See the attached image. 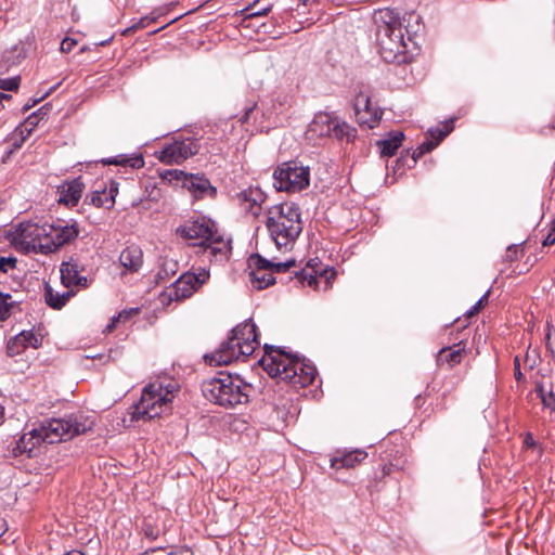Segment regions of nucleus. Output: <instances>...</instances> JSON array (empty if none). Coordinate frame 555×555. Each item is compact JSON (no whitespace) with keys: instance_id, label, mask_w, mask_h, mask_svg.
<instances>
[{"instance_id":"obj_37","label":"nucleus","mask_w":555,"mask_h":555,"mask_svg":"<svg viewBox=\"0 0 555 555\" xmlns=\"http://www.w3.org/2000/svg\"><path fill=\"white\" fill-rule=\"evenodd\" d=\"M11 298L12 296L9 293H3V297H0V321L8 320L12 308L16 305V301H9Z\"/></svg>"},{"instance_id":"obj_38","label":"nucleus","mask_w":555,"mask_h":555,"mask_svg":"<svg viewBox=\"0 0 555 555\" xmlns=\"http://www.w3.org/2000/svg\"><path fill=\"white\" fill-rule=\"evenodd\" d=\"M545 345L551 359L555 362V333H553V325L547 322L545 328Z\"/></svg>"},{"instance_id":"obj_23","label":"nucleus","mask_w":555,"mask_h":555,"mask_svg":"<svg viewBox=\"0 0 555 555\" xmlns=\"http://www.w3.org/2000/svg\"><path fill=\"white\" fill-rule=\"evenodd\" d=\"M24 59V49L18 46H14L13 48L4 51L0 61V73H8L11 67L18 65Z\"/></svg>"},{"instance_id":"obj_46","label":"nucleus","mask_w":555,"mask_h":555,"mask_svg":"<svg viewBox=\"0 0 555 555\" xmlns=\"http://www.w3.org/2000/svg\"><path fill=\"white\" fill-rule=\"evenodd\" d=\"M168 555H193V552L191 548L185 546H175V547H168L167 550Z\"/></svg>"},{"instance_id":"obj_35","label":"nucleus","mask_w":555,"mask_h":555,"mask_svg":"<svg viewBox=\"0 0 555 555\" xmlns=\"http://www.w3.org/2000/svg\"><path fill=\"white\" fill-rule=\"evenodd\" d=\"M437 145V142H434L433 139L424 141L420 146H417L412 154L411 160L412 166H414L418 158H421L424 154L431 152ZM411 167V165H408Z\"/></svg>"},{"instance_id":"obj_28","label":"nucleus","mask_w":555,"mask_h":555,"mask_svg":"<svg viewBox=\"0 0 555 555\" xmlns=\"http://www.w3.org/2000/svg\"><path fill=\"white\" fill-rule=\"evenodd\" d=\"M104 165H116V166H129L131 168H142L144 166V159L142 155L133 157H127L119 155L115 157L105 158L102 160Z\"/></svg>"},{"instance_id":"obj_43","label":"nucleus","mask_w":555,"mask_h":555,"mask_svg":"<svg viewBox=\"0 0 555 555\" xmlns=\"http://www.w3.org/2000/svg\"><path fill=\"white\" fill-rule=\"evenodd\" d=\"M296 263L295 260H287L285 262H272L271 261V273H282L288 271Z\"/></svg>"},{"instance_id":"obj_9","label":"nucleus","mask_w":555,"mask_h":555,"mask_svg":"<svg viewBox=\"0 0 555 555\" xmlns=\"http://www.w3.org/2000/svg\"><path fill=\"white\" fill-rule=\"evenodd\" d=\"M160 178L168 183L181 182L182 188H185L196 199L205 197L215 198L217 195V189L205 175L188 173L183 170L171 169L160 172Z\"/></svg>"},{"instance_id":"obj_33","label":"nucleus","mask_w":555,"mask_h":555,"mask_svg":"<svg viewBox=\"0 0 555 555\" xmlns=\"http://www.w3.org/2000/svg\"><path fill=\"white\" fill-rule=\"evenodd\" d=\"M453 130V119L444 122L443 129L441 128H430L428 130V134L437 142V145Z\"/></svg>"},{"instance_id":"obj_26","label":"nucleus","mask_w":555,"mask_h":555,"mask_svg":"<svg viewBox=\"0 0 555 555\" xmlns=\"http://www.w3.org/2000/svg\"><path fill=\"white\" fill-rule=\"evenodd\" d=\"M73 295H74L73 292H65L63 294H60V297H57V299H54L53 288L49 284H46V287H44L46 304L52 309H55V310L62 309Z\"/></svg>"},{"instance_id":"obj_12","label":"nucleus","mask_w":555,"mask_h":555,"mask_svg":"<svg viewBox=\"0 0 555 555\" xmlns=\"http://www.w3.org/2000/svg\"><path fill=\"white\" fill-rule=\"evenodd\" d=\"M209 278V273L202 270L198 274L186 272L182 274L166 292L169 301H179L189 298Z\"/></svg>"},{"instance_id":"obj_42","label":"nucleus","mask_w":555,"mask_h":555,"mask_svg":"<svg viewBox=\"0 0 555 555\" xmlns=\"http://www.w3.org/2000/svg\"><path fill=\"white\" fill-rule=\"evenodd\" d=\"M153 22H155V17H150V16L141 17L138 23H135L131 27H128L127 29H125L122 34L128 35L137 29H143V28L150 26Z\"/></svg>"},{"instance_id":"obj_11","label":"nucleus","mask_w":555,"mask_h":555,"mask_svg":"<svg viewBox=\"0 0 555 555\" xmlns=\"http://www.w3.org/2000/svg\"><path fill=\"white\" fill-rule=\"evenodd\" d=\"M332 134L337 139L347 138V140H350L356 137V129L328 113H317L308 126L307 137L314 139L330 137Z\"/></svg>"},{"instance_id":"obj_6","label":"nucleus","mask_w":555,"mask_h":555,"mask_svg":"<svg viewBox=\"0 0 555 555\" xmlns=\"http://www.w3.org/2000/svg\"><path fill=\"white\" fill-rule=\"evenodd\" d=\"M254 388L245 383L238 375L220 373L219 377H214L203 382L202 392L204 397L224 408H235L249 401Z\"/></svg>"},{"instance_id":"obj_39","label":"nucleus","mask_w":555,"mask_h":555,"mask_svg":"<svg viewBox=\"0 0 555 555\" xmlns=\"http://www.w3.org/2000/svg\"><path fill=\"white\" fill-rule=\"evenodd\" d=\"M25 345L21 341L20 337H12L7 344V354L14 357L22 353L25 350Z\"/></svg>"},{"instance_id":"obj_50","label":"nucleus","mask_w":555,"mask_h":555,"mask_svg":"<svg viewBox=\"0 0 555 555\" xmlns=\"http://www.w3.org/2000/svg\"><path fill=\"white\" fill-rule=\"evenodd\" d=\"M256 106H257V104H256V103H254V104H251V105H249V106H247V107L245 108L244 115L240 118V121H241L242 124H245V122H248V121H249V119H250V115H251V114H253V112L255 111Z\"/></svg>"},{"instance_id":"obj_61","label":"nucleus","mask_w":555,"mask_h":555,"mask_svg":"<svg viewBox=\"0 0 555 555\" xmlns=\"http://www.w3.org/2000/svg\"><path fill=\"white\" fill-rule=\"evenodd\" d=\"M11 98H12L11 95H9V94H7V93H1V92H0V99H1L2 101H4V100H10Z\"/></svg>"},{"instance_id":"obj_2","label":"nucleus","mask_w":555,"mask_h":555,"mask_svg":"<svg viewBox=\"0 0 555 555\" xmlns=\"http://www.w3.org/2000/svg\"><path fill=\"white\" fill-rule=\"evenodd\" d=\"M263 349L264 354L258 363L271 377L294 387H307L314 382L317 369L305 358L272 345H264Z\"/></svg>"},{"instance_id":"obj_63","label":"nucleus","mask_w":555,"mask_h":555,"mask_svg":"<svg viewBox=\"0 0 555 555\" xmlns=\"http://www.w3.org/2000/svg\"><path fill=\"white\" fill-rule=\"evenodd\" d=\"M163 28H164V27H160V28H158V29H155L152 34H156V33H158V31H159L160 29H163Z\"/></svg>"},{"instance_id":"obj_47","label":"nucleus","mask_w":555,"mask_h":555,"mask_svg":"<svg viewBox=\"0 0 555 555\" xmlns=\"http://www.w3.org/2000/svg\"><path fill=\"white\" fill-rule=\"evenodd\" d=\"M76 44H77V41L75 39L65 38L61 42V51L64 52V53H68V52H70L74 49V47Z\"/></svg>"},{"instance_id":"obj_40","label":"nucleus","mask_w":555,"mask_h":555,"mask_svg":"<svg viewBox=\"0 0 555 555\" xmlns=\"http://www.w3.org/2000/svg\"><path fill=\"white\" fill-rule=\"evenodd\" d=\"M20 76H14L5 79L0 78V88L5 91H16L20 87Z\"/></svg>"},{"instance_id":"obj_24","label":"nucleus","mask_w":555,"mask_h":555,"mask_svg":"<svg viewBox=\"0 0 555 555\" xmlns=\"http://www.w3.org/2000/svg\"><path fill=\"white\" fill-rule=\"evenodd\" d=\"M367 456V453L363 450L357 449L345 453L340 457H334L332 462V467L340 468V467H354L358 463L362 462Z\"/></svg>"},{"instance_id":"obj_52","label":"nucleus","mask_w":555,"mask_h":555,"mask_svg":"<svg viewBox=\"0 0 555 555\" xmlns=\"http://www.w3.org/2000/svg\"><path fill=\"white\" fill-rule=\"evenodd\" d=\"M28 135L29 134H27V131L25 129H22L21 130V139L16 140L13 143L12 150H14V152H15L16 150L21 149Z\"/></svg>"},{"instance_id":"obj_32","label":"nucleus","mask_w":555,"mask_h":555,"mask_svg":"<svg viewBox=\"0 0 555 555\" xmlns=\"http://www.w3.org/2000/svg\"><path fill=\"white\" fill-rule=\"evenodd\" d=\"M52 106L50 104H44L41 106L38 111L34 112L31 115H29L25 120V130L27 131V134H30L31 131L38 126L39 121L48 115V113L51 111Z\"/></svg>"},{"instance_id":"obj_45","label":"nucleus","mask_w":555,"mask_h":555,"mask_svg":"<svg viewBox=\"0 0 555 555\" xmlns=\"http://www.w3.org/2000/svg\"><path fill=\"white\" fill-rule=\"evenodd\" d=\"M16 266V258L14 257H1L0 258V273L8 272L9 268L13 269Z\"/></svg>"},{"instance_id":"obj_13","label":"nucleus","mask_w":555,"mask_h":555,"mask_svg":"<svg viewBox=\"0 0 555 555\" xmlns=\"http://www.w3.org/2000/svg\"><path fill=\"white\" fill-rule=\"evenodd\" d=\"M196 140L188 138L182 141H173L165 146L158 155V159L165 164H180L199 152Z\"/></svg>"},{"instance_id":"obj_59","label":"nucleus","mask_w":555,"mask_h":555,"mask_svg":"<svg viewBox=\"0 0 555 555\" xmlns=\"http://www.w3.org/2000/svg\"><path fill=\"white\" fill-rule=\"evenodd\" d=\"M5 531V521L0 518V535H2Z\"/></svg>"},{"instance_id":"obj_4","label":"nucleus","mask_w":555,"mask_h":555,"mask_svg":"<svg viewBox=\"0 0 555 555\" xmlns=\"http://www.w3.org/2000/svg\"><path fill=\"white\" fill-rule=\"evenodd\" d=\"M79 228L76 222L72 224L38 225L30 222H22L16 227V237L22 241H31L34 247L44 255L59 250L62 246L69 244L79 235Z\"/></svg>"},{"instance_id":"obj_58","label":"nucleus","mask_w":555,"mask_h":555,"mask_svg":"<svg viewBox=\"0 0 555 555\" xmlns=\"http://www.w3.org/2000/svg\"><path fill=\"white\" fill-rule=\"evenodd\" d=\"M13 153H14V150H12V149L9 150L8 152H5V154H4L3 158H2V163H7L8 159L13 155Z\"/></svg>"},{"instance_id":"obj_19","label":"nucleus","mask_w":555,"mask_h":555,"mask_svg":"<svg viewBox=\"0 0 555 555\" xmlns=\"http://www.w3.org/2000/svg\"><path fill=\"white\" fill-rule=\"evenodd\" d=\"M465 353V346L463 345V341H461L459 344H454L452 347H444L440 349L436 357V361L440 366L448 364V366L452 369L461 363Z\"/></svg>"},{"instance_id":"obj_8","label":"nucleus","mask_w":555,"mask_h":555,"mask_svg":"<svg viewBox=\"0 0 555 555\" xmlns=\"http://www.w3.org/2000/svg\"><path fill=\"white\" fill-rule=\"evenodd\" d=\"M175 386L170 383L164 386L162 382H154L144 387L139 402L131 406L133 421L152 420L168 409L173 397Z\"/></svg>"},{"instance_id":"obj_20","label":"nucleus","mask_w":555,"mask_h":555,"mask_svg":"<svg viewBox=\"0 0 555 555\" xmlns=\"http://www.w3.org/2000/svg\"><path fill=\"white\" fill-rule=\"evenodd\" d=\"M240 199L243 203L248 204L246 206V210L253 215L254 217H258L261 212V205L266 199V195L263 192L256 188V189H247L242 191L238 194Z\"/></svg>"},{"instance_id":"obj_49","label":"nucleus","mask_w":555,"mask_h":555,"mask_svg":"<svg viewBox=\"0 0 555 555\" xmlns=\"http://www.w3.org/2000/svg\"><path fill=\"white\" fill-rule=\"evenodd\" d=\"M167 550H168V547H163V546L151 547V548L145 550L140 555H168Z\"/></svg>"},{"instance_id":"obj_1","label":"nucleus","mask_w":555,"mask_h":555,"mask_svg":"<svg viewBox=\"0 0 555 555\" xmlns=\"http://www.w3.org/2000/svg\"><path fill=\"white\" fill-rule=\"evenodd\" d=\"M93 421L82 414H70L62 418H51L41 423L37 428L24 434L13 449L15 454L33 455L34 449L41 442L56 443L63 440L72 439L90 430Z\"/></svg>"},{"instance_id":"obj_51","label":"nucleus","mask_w":555,"mask_h":555,"mask_svg":"<svg viewBox=\"0 0 555 555\" xmlns=\"http://www.w3.org/2000/svg\"><path fill=\"white\" fill-rule=\"evenodd\" d=\"M524 446L528 449H531V448H535L538 444H537V441L534 440L533 438V435L528 431L526 435H525V438H524Z\"/></svg>"},{"instance_id":"obj_54","label":"nucleus","mask_w":555,"mask_h":555,"mask_svg":"<svg viewBox=\"0 0 555 555\" xmlns=\"http://www.w3.org/2000/svg\"><path fill=\"white\" fill-rule=\"evenodd\" d=\"M56 86L52 87L48 92H46L44 94H42L40 98L38 99H35L33 100L31 104H26L24 106V112L28 111L29 108H31L35 104H37L38 102H40L41 100H43L47 95H49L53 90H55Z\"/></svg>"},{"instance_id":"obj_10","label":"nucleus","mask_w":555,"mask_h":555,"mask_svg":"<svg viewBox=\"0 0 555 555\" xmlns=\"http://www.w3.org/2000/svg\"><path fill=\"white\" fill-rule=\"evenodd\" d=\"M274 186L278 191L298 192L310 183L309 167L299 166L297 162L283 163L274 172Z\"/></svg>"},{"instance_id":"obj_36","label":"nucleus","mask_w":555,"mask_h":555,"mask_svg":"<svg viewBox=\"0 0 555 555\" xmlns=\"http://www.w3.org/2000/svg\"><path fill=\"white\" fill-rule=\"evenodd\" d=\"M15 336L21 338V341L25 345L26 349L28 347L37 349L41 346L42 339L35 335L33 331H23Z\"/></svg>"},{"instance_id":"obj_29","label":"nucleus","mask_w":555,"mask_h":555,"mask_svg":"<svg viewBox=\"0 0 555 555\" xmlns=\"http://www.w3.org/2000/svg\"><path fill=\"white\" fill-rule=\"evenodd\" d=\"M250 282L254 288L264 289L275 283V278L269 270L250 271Z\"/></svg>"},{"instance_id":"obj_17","label":"nucleus","mask_w":555,"mask_h":555,"mask_svg":"<svg viewBox=\"0 0 555 555\" xmlns=\"http://www.w3.org/2000/svg\"><path fill=\"white\" fill-rule=\"evenodd\" d=\"M83 189L85 183L80 177L70 181H65L63 184L57 186V193L60 195L57 202L67 207L76 206L81 198Z\"/></svg>"},{"instance_id":"obj_34","label":"nucleus","mask_w":555,"mask_h":555,"mask_svg":"<svg viewBox=\"0 0 555 555\" xmlns=\"http://www.w3.org/2000/svg\"><path fill=\"white\" fill-rule=\"evenodd\" d=\"M248 267L251 271L271 270V261L259 254H253L248 259Z\"/></svg>"},{"instance_id":"obj_3","label":"nucleus","mask_w":555,"mask_h":555,"mask_svg":"<svg viewBox=\"0 0 555 555\" xmlns=\"http://www.w3.org/2000/svg\"><path fill=\"white\" fill-rule=\"evenodd\" d=\"M376 42L380 57L387 63L408 62V43L400 16L390 9L380 10L375 16Z\"/></svg>"},{"instance_id":"obj_27","label":"nucleus","mask_w":555,"mask_h":555,"mask_svg":"<svg viewBox=\"0 0 555 555\" xmlns=\"http://www.w3.org/2000/svg\"><path fill=\"white\" fill-rule=\"evenodd\" d=\"M327 273V270H313L308 271L307 269H301L295 272V279L300 285H309L312 288H318V279L319 276H323Z\"/></svg>"},{"instance_id":"obj_60","label":"nucleus","mask_w":555,"mask_h":555,"mask_svg":"<svg viewBox=\"0 0 555 555\" xmlns=\"http://www.w3.org/2000/svg\"><path fill=\"white\" fill-rule=\"evenodd\" d=\"M64 555H86L85 553L80 552V551H77V550H73V551H69L67 552L66 554Z\"/></svg>"},{"instance_id":"obj_44","label":"nucleus","mask_w":555,"mask_h":555,"mask_svg":"<svg viewBox=\"0 0 555 555\" xmlns=\"http://www.w3.org/2000/svg\"><path fill=\"white\" fill-rule=\"evenodd\" d=\"M490 294V289H488L482 297L466 312V315L469 318L479 312V310L483 307V305L488 301V297Z\"/></svg>"},{"instance_id":"obj_62","label":"nucleus","mask_w":555,"mask_h":555,"mask_svg":"<svg viewBox=\"0 0 555 555\" xmlns=\"http://www.w3.org/2000/svg\"><path fill=\"white\" fill-rule=\"evenodd\" d=\"M57 297H60V293L54 292V299H57Z\"/></svg>"},{"instance_id":"obj_53","label":"nucleus","mask_w":555,"mask_h":555,"mask_svg":"<svg viewBox=\"0 0 555 555\" xmlns=\"http://www.w3.org/2000/svg\"><path fill=\"white\" fill-rule=\"evenodd\" d=\"M554 244H555V225H553L551 232L547 234V236L542 242L543 246H552Z\"/></svg>"},{"instance_id":"obj_55","label":"nucleus","mask_w":555,"mask_h":555,"mask_svg":"<svg viewBox=\"0 0 555 555\" xmlns=\"http://www.w3.org/2000/svg\"><path fill=\"white\" fill-rule=\"evenodd\" d=\"M320 266V260L318 258L310 259L307 262V269L308 271L319 270L318 267Z\"/></svg>"},{"instance_id":"obj_25","label":"nucleus","mask_w":555,"mask_h":555,"mask_svg":"<svg viewBox=\"0 0 555 555\" xmlns=\"http://www.w3.org/2000/svg\"><path fill=\"white\" fill-rule=\"evenodd\" d=\"M400 20L402 22V30L408 36V41H412L413 37L423 29L421 17L415 13H406Z\"/></svg>"},{"instance_id":"obj_5","label":"nucleus","mask_w":555,"mask_h":555,"mask_svg":"<svg viewBox=\"0 0 555 555\" xmlns=\"http://www.w3.org/2000/svg\"><path fill=\"white\" fill-rule=\"evenodd\" d=\"M259 345L256 324L249 319L235 326L229 338L215 352L205 354L204 359L210 365L216 366L240 359L246 360Z\"/></svg>"},{"instance_id":"obj_16","label":"nucleus","mask_w":555,"mask_h":555,"mask_svg":"<svg viewBox=\"0 0 555 555\" xmlns=\"http://www.w3.org/2000/svg\"><path fill=\"white\" fill-rule=\"evenodd\" d=\"M118 182L109 180L108 185L88 193L85 197V204L95 207L113 208L115 198L118 194Z\"/></svg>"},{"instance_id":"obj_31","label":"nucleus","mask_w":555,"mask_h":555,"mask_svg":"<svg viewBox=\"0 0 555 555\" xmlns=\"http://www.w3.org/2000/svg\"><path fill=\"white\" fill-rule=\"evenodd\" d=\"M535 391L538 397L541 399L543 406L548 409L551 412H555V395L553 392L552 386L550 389H546L542 383H537Z\"/></svg>"},{"instance_id":"obj_64","label":"nucleus","mask_w":555,"mask_h":555,"mask_svg":"<svg viewBox=\"0 0 555 555\" xmlns=\"http://www.w3.org/2000/svg\"><path fill=\"white\" fill-rule=\"evenodd\" d=\"M309 0H301L302 4L307 5Z\"/></svg>"},{"instance_id":"obj_7","label":"nucleus","mask_w":555,"mask_h":555,"mask_svg":"<svg viewBox=\"0 0 555 555\" xmlns=\"http://www.w3.org/2000/svg\"><path fill=\"white\" fill-rule=\"evenodd\" d=\"M266 225L276 247L293 244L302 231L300 209L294 203L274 205L269 209Z\"/></svg>"},{"instance_id":"obj_18","label":"nucleus","mask_w":555,"mask_h":555,"mask_svg":"<svg viewBox=\"0 0 555 555\" xmlns=\"http://www.w3.org/2000/svg\"><path fill=\"white\" fill-rule=\"evenodd\" d=\"M62 284L66 287L70 286H88V279L80 275L79 264L73 260L64 261L60 268Z\"/></svg>"},{"instance_id":"obj_56","label":"nucleus","mask_w":555,"mask_h":555,"mask_svg":"<svg viewBox=\"0 0 555 555\" xmlns=\"http://www.w3.org/2000/svg\"><path fill=\"white\" fill-rule=\"evenodd\" d=\"M122 318H127L126 312L119 313L117 317H114L112 319L111 324L107 325V331H112L115 327L116 323L119 322V320Z\"/></svg>"},{"instance_id":"obj_41","label":"nucleus","mask_w":555,"mask_h":555,"mask_svg":"<svg viewBox=\"0 0 555 555\" xmlns=\"http://www.w3.org/2000/svg\"><path fill=\"white\" fill-rule=\"evenodd\" d=\"M142 532H143L144 537L150 540H156L160 534L159 528H157L156 526H154L153 524H151L149 521L143 522Z\"/></svg>"},{"instance_id":"obj_21","label":"nucleus","mask_w":555,"mask_h":555,"mask_svg":"<svg viewBox=\"0 0 555 555\" xmlns=\"http://www.w3.org/2000/svg\"><path fill=\"white\" fill-rule=\"evenodd\" d=\"M119 261L124 268L135 272L141 268L143 262L142 251L137 246H129L120 253Z\"/></svg>"},{"instance_id":"obj_30","label":"nucleus","mask_w":555,"mask_h":555,"mask_svg":"<svg viewBox=\"0 0 555 555\" xmlns=\"http://www.w3.org/2000/svg\"><path fill=\"white\" fill-rule=\"evenodd\" d=\"M272 10V4L260 5L259 0H255L248 7H246L242 12L244 13L243 22L247 20H251L259 16H264Z\"/></svg>"},{"instance_id":"obj_57","label":"nucleus","mask_w":555,"mask_h":555,"mask_svg":"<svg viewBox=\"0 0 555 555\" xmlns=\"http://www.w3.org/2000/svg\"><path fill=\"white\" fill-rule=\"evenodd\" d=\"M397 465L392 464V463H389V464H385L383 466V475L386 476V475H389L392 470L393 467H396Z\"/></svg>"},{"instance_id":"obj_15","label":"nucleus","mask_w":555,"mask_h":555,"mask_svg":"<svg viewBox=\"0 0 555 555\" xmlns=\"http://www.w3.org/2000/svg\"><path fill=\"white\" fill-rule=\"evenodd\" d=\"M356 118L358 124L367 129L375 128L383 116V111L379 107H373L370 96L360 93L353 104Z\"/></svg>"},{"instance_id":"obj_22","label":"nucleus","mask_w":555,"mask_h":555,"mask_svg":"<svg viewBox=\"0 0 555 555\" xmlns=\"http://www.w3.org/2000/svg\"><path fill=\"white\" fill-rule=\"evenodd\" d=\"M404 139L402 131H391L388 139L379 140L376 145L380 149V156L391 157L401 146Z\"/></svg>"},{"instance_id":"obj_14","label":"nucleus","mask_w":555,"mask_h":555,"mask_svg":"<svg viewBox=\"0 0 555 555\" xmlns=\"http://www.w3.org/2000/svg\"><path fill=\"white\" fill-rule=\"evenodd\" d=\"M177 232L188 240L220 241L215 223L206 218H198L190 224L182 225L178 228Z\"/></svg>"},{"instance_id":"obj_48","label":"nucleus","mask_w":555,"mask_h":555,"mask_svg":"<svg viewBox=\"0 0 555 555\" xmlns=\"http://www.w3.org/2000/svg\"><path fill=\"white\" fill-rule=\"evenodd\" d=\"M514 375H515V379L518 382V383H521L525 380V376L524 374L521 373L520 371V361H519V357H515L514 358Z\"/></svg>"}]
</instances>
